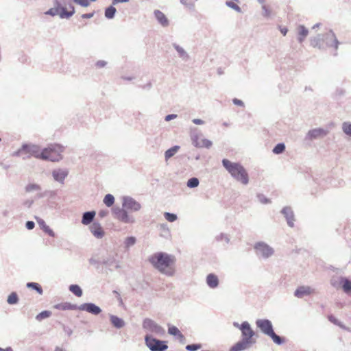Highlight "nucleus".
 Instances as JSON below:
<instances>
[{"label": "nucleus", "mask_w": 351, "mask_h": 351, "mask_svg": "<svg viewBox=\"0 0 351 351\" xmlns=\"http://www.w3.org/2000/svg\"><path fill=\"white\" fill-rule=\"evenodd\" d=\"M202 348V345L200 343H192L188 344L186 346V350L188 351H197V350Z\"/></svg>", "instance_id": "nucleus-47"}, {"label": "nucleus", "mask_w": 351, "mask_h": 351, "mask_svg": "<svg viewBox=\"0 0 351 351\" xmlns=\"http://www.w3.org/2000/svg\"><path fill=\"white\" fill-rule=\"evenodd\" d=\"M25 190V192L27 193H31L34 191H40L41 186L39 184L35 183L28 184L27 185H26Z\"/></svg>", "instance_id": "nucleus-43"}, {"label": "nucleus", "mask_w": 351, "mask_h": 351, "mask_svg": "<svg viewBox=\"0 0 351 351\" xmlns=\"http://www.w3.org/2000/svg\"><path fill=\"white\" fill-rule=\"evenodd\" d=\"M274 343L277 345H282L285 342V339L283 337L279 336L274 331L269 336Z\"/></svg>", "instance_id": "nucleus-35"}, {"label": "nucleus", "mask_w": 351, "mask_h": 351, "mask_svg": "<svg viewBox=\"0 0 351 351\" xmlns=\"http://www.w3.org/2000/svg\"><path fill=\"white\" fill-rule=\"evenodd\" d=\"M340 285L343 291L346 294L351 293V281L346 277H341L340 279Z\"/></svg>", "instance_id": "nucleus-29"}, {"label": "nucleus", "mask_w": 351, "mask_h": 351, "mask_svg": "<svg viewBox=\"0 0 351 351\" xmlns=\"http://www.w3.org/2000/svg\"><path fill=\"white\" fill-rule=\"evenodd\" d=\"M234 1L239 2V0H231V1H226V5L234 11H236L238 13H241L242 10L241 8Z\"/></svg>", "instance_id": "nucleus-37"}, {"label": "nucleus", "mask_w": 351, "mask_h": 351, "mask_svg": "<svg viewBox=\"0 0 351 351\" xmlns=\"http://www.w3.org/2000/svg\"><path fill=\"white\" fill-rule=\"evenodd\" d=\"M136 242V239L135 237L130 236V237H126L123 242L124 248L126 250H128L130 247L135 245Z\"/></svg>", "instance_id": "nucleus-36"}, {"label": "nucleus", "mask_w": 351, "mask_h": 351, "mask_svg": "<svg viewBox=\"0 0 351 351\" xmlns=\"http://www.w3.org/2000/svg\"><path fill=\"white\" fill-rule=\"evenodd\" d=\"M246 323H247V321H244L241 324H239L237 322H234L232 323V325H233L234 327H235V328H238V329H239L241 330V328H242L243 326L245 325Z\"/></svg>", "instance_id": "nucleus-60"}, {"label": "nucleus", "mask_w": 351, "mask_h": 351, "mask_svg": "<svg viewBox=\"0 0 351 351\" xmlns=\"http://www.w3.org/2000/svg\"><path fill=\"white\" fill-rule=\"evenodd\" d=\"M256 326L263 334L268 337L274 331L272 322L268 319H256Z\"/></svg>", "instance_id": "nucleus-10"}, {"label": "nucleus", "mask_w": 351, "mask_h": 351, "mask_svg": "<svg viewBox=\"0 0 351 351\" xmlns=\"http://www.w3.org/2000/svg\"><path fill=\"white\" fill-rule=\"evenodd\" d=\"M71 1L84 8H86L90 5L88 0H71Z\"/></svg>", "instance_id": "nucleus-51"}, {"label": "nucleus", "mask_w": 351, "mask_h": 351, "mask_svg": "<svg viewBox=\"0 0 351 351\" xmlns=\"http://www.w3.org/2000/svg\"><path fill=\"white\" fill-rule=\"evenodd\" d=\"M262 9H263V15L265 17H269L271 14L270 10L265 5H263L262 6Z\"/></svg>", "instance_id": "nucleus-54"}, {"label": "nucleus", "mask_w": 351, "mask_h": 351, "mask_svg": "<svg viewBox=\"0 0 351 351\" xmlns=\"http://www.w3.org/2000/svg\"><path fill=\"white\" fill-rule=\"evenodd\" d=\"M193 123L196 125H202L204 123V121L200 119H193Z\"/></svg>", "instance_id": "nucleus-64"}, {"label": "nucleus", "mask_w": 351, "mask_h": 351, "mask_svg": "<svg viewBox=\"0 0 351 351\" xmlns=\"http://www.w3.org/2000/svg\"><path fill=\"white\" fill-rule=\"evenodd\" d=\"M26 287L36 291L39 295H42L43 293V289L41 285L38 282H29L26 284Z\"/></svg>", "instance_id": "nucleus-33"}, {"label": "nucleus", "mask_w": 351, "mask_h": 351, "mask_svg": "<svg viewBox=\"0 0 351 351\" xmlns=\"http://www.w3.org/2000/svg\"><path fill=\"white\" fill-rule=\"evenodd\" d=\"M212 145H213V143L211 141L206 139V138H204L202 140V142L200 144V147H206V148L208 149L212 146Z\"/></svg>", "instance_id": "nucleus-50"}, {"label": "nucleus", "mask_w": 351, "mask_h": 351, "mask_svg": "<svg viewBox=\"0 0 351 351\" xmlns=\"http://www.w3.org/2000/svg\"><path fill=\"white\" fill-rule=\"evenodd\" d=\"M298 41L302 43L308 34V29L304 25H299L298 26Z\"/></svg>", "instance_id": "nucleus-25"}, {"label": "nucleus", "mask_w": 351, "mask_h": 351, "mask_svg": "<svg viewBox=\"0 0 351 351\" xmlns=\"http://www.w3.org/2000/svg\"><path fill=\"white\" fill-rule=\"evenodd\" d=\"M154 15L158 23L163 27H167L169 25V21L166 15L159 10L154 11Z\"/></svg>", "instance_id": "nucleus-19"}, {"label": "nucleus", "mask_w": 351, "mask_h": 351, "mask_svg": "<svg viewBox=\"0 0 351 351\" xmlns=\"http://www.w3.org/2000/svg\"><path fill=\"white\" fill-rule=\"evenodd\" d=\"M89 230L93 235L97 239H101L105 234L101 224L97 221L93 222V223L89 226Z\"/></svg>", "instance_id": "nucleus-18"}, {"label": "nucleus", "mask_w": 351, "mask_h": 351, "mask_svg": "<svg viewBox=\"0 0 351 351\" xmlns=\"http://www.w3.org/2000/svg\"><path fill=\"white\" fill-rule=\"evenodd\" d=\"M173 47L178 52L179 57L182 58L183 60H188L189 58V54L186 53V51L180 45H178L176 43L173 44Z\"/></svg>", "instance_id": "nucleus-30"}, {"label": "nucleus", "mask_w": 351, "mask_h": 351, "mask_svg": "<svg viewBox=\"0 0 351 351\" xmlns=\"http://www.w3.org/2000/svg\"><path fill=\"white\" fill-rule=\"evenodd\" d=\"M69 8H72V10L67 11L66 7L62 8V10L59 12L58 15L60 19H69L71 18L75 12V8L72 3L68 4Z\"/></svg>", "instance_id": "nucleus-27"}, {"label": "nucleus", "mask_w": 351, "mask_h": 351, "mask_svg": "<svg viewBox=\"0 0 351 351\" xmlns=\"http://www.w3.org/2000/svg\"><path fill=\"white\" fill-rule=\"evenodd\" d=\"M199 181L197 178L193 177L188 180L186 186L190 189L196 188L199 186Z\"/></svg>", "instance_id": "nucleus-42"}, {"label": "nucleus", "mask_w": 351, "mask_h": 351, "mask_svg": "<svg viewBox=\"0 0 351 351\" xmlns=\"http://www.w3.org/2000/svg\"><path fill=\"white\" fill-rule=\"evenodd\" d=\"M177 117H178V115L176 114H167L165 116V120L166 121H170L176 119Z\"/></svg>", "instance_id": "nucleus-59"}, {"label": "nucleus", "mask_w": 351, "mask_h": 351, "mask_svg": "<svg viewBox=\"0 0 351 351\" xmlns=\"http://www.w3.org/2000/svg\"><path fill=\"white\" fill-rule=\"evenodd\" d=\"M280 31L283 36H285L288 32V29L286 27H279Z\"/></svg>", "instance_id": "nucleus-63"}, {"label": "nucleus", "mask_w": 351, "mask_h": 351, "mask_svg": "<svg viewBox=\"0 0 351 351\" xmlns=\"http://www.w3.org/2000/svg\"><path fill=\"white\" fill-rule=\"evenodd\" d=\"M95 14V12H90V13H86L82 14L81 17L84 19H89L93 17Z\"/></svg>", "instance_id": "nucleus-61"}, {"label": "nucleus", "mask_w": 351, "mask_h": 351, "mask_svg": "<svg viewBox=\"0 0 351 351\" xmlns=\"http://www.w3.org/2000/svg\"><path fill=\"white\" fill-rule=\"evenodd\" d=\"M122 206L133 212H137L141 208V204L130 196L123 197Z\"/></svg>", "instance_id": "nucleus-12"}, {"label": "nucleus", "mask_w": 351, "mask_h": 351, "mask_svg": "<svg viewBox=\"0 0 351 351\" xmlns=\"http://www.w3.org/2000/svg\"><path fill=\"white\" fill-rule=\"evenodd\" d=\"M253 248L256 256L263 259H268L274 254V248L264 241L255 243Z\"/></svg>", "instance_id": "nucleus-6"}, {"label": "nucleus", "mask_w": 351, "mask_h": 351, "mask_svg": "<svg viewBox=\"0 0 351 351\" xmlns=\"http://www.w3.org/2000/svg\"><path fill=\"white\" fill-rule=\"evenodd\" d=\"M343 132L348 136H351V123L344 122L342 125Z\"/></svg>", "instance_id": "nucleus-44"}, {"label": "nucleus", "mask_w": 351, "mask_h": 351, "mask_svg": "<svg viewBox=\"0 0 351 351\" xmlns=\"http://www.w3.org/2000/svg\"><path fill=\"white\" fill-rule=\"evenodd\" d=\"M232 102L234 105L239 106H244L243 101L237 98H234L232 99Z\"/></svg>", "instance_id": "nucleus-62"}, {"label": "nucleus", "mask_w": 351, "mask_h": 351, "mask_svg": "<svg viewBox=\"0 0 351 351\" xmlns=\"http://www.w3.org/2000/svg\"><path fill=\"white\" fill-rule=\"evenodd\" d=\"M206 280L207 285L211 289L217 288L219 285V278L215 274H208Z\"/></svg>", "instance_id": "nucleus-24"}, {"label": "nucleus", "mask_w": 351, "mask_h": 351, "mask_svg": "<svg viewBox=\"0 0 351 351\" xmlns=\"http://www.w3.org/2000/svg\"><path fill=\"white\" fill-rule=\"evenodd\" d=\"M241 339L231 346L229 351H244L250 349L256 343V340L253 338L255 332L248 322L241 328Z\"/></svg>", "instance_id": "nucleus-4"}, {"label": "nucleus", "mask_w": 351, "mask_h": 351, "mask_svg": "<svg viewBox=\"0 0 351 351\" xmlns=\"http://www.w3.org/2000/svg\"><path fill=\"white\" fill-rule=\"evenodd\" d=\"M95 215L96 212L95 210L84 212L82 217V223L86 226L90 224L92 222H94L93 220Z\"/></svg>", "instance_id": "nucleus-22"}, {"label": "nucleus", "mask_w": 351, "mask_h": 351, "mask_svg": "<svg viewBox=\"0 0 351 351\" xmlns=\"http://www.w3.org/2000/svg\"><path fill=\"white\" fill-rule=\"evenodd\" d=\"M51 314H52V313L50 311H47V310L43 311L36 316V319L37 321L40 322L45 319L49 317L51 315Z\"/></svg>", "instance_id": "nucleus-41"}, {"label": "nucleus", "mask_w": 351, "mask_h": 351, "mask_svg": "<svg viewBox=\"0 0 351 351\" xmlns=\"http://www.w3.org/2000/svg\"><path fill=\"white\" fill-rule=\"evenodd\" d=\"M117 253H109L106 256L102 258L101 264L106 265L109 270L112 271V267L116 269L121 268V265L119 261L117 260Z\"/></svg>", "instance_id": "nucleus-11"}, {"label": "nucleus", "mask_w": 351, "mask_h": 351, "mask_svg": "<svg viewBox=\"0 0 351 351\" xmlns=\"http://www.w3.org/2000/svg\"><path fill=\"white\" fill-rule=\"evenodd\" d=\"M63 3H65L64 1H60V0H53V8H57V10L60 12L62 10V8H64V6L62 5Z\"/></svg>", "instance_id": "nucleus-52"}, {"label": "nucleus", "mask_w": 351, "mask_h": 351, "mask_svg": "<svg viewBox=\"0 0 351 351\" xmlns=\"http://www.w3.org/2000/svg\"><path fill=\"white\" fill-rule=\"evenodd\" d=\"M168 326V333L170 335L173 336L181 344H184L186 341L185 337L180 332V330L178 328V327L171 325L170 324H167Z\"/></svg>", "instance_id": "nucleus-16"}, {"label": "nucleus", "mask_w": 351, "mask_h": 351, "mask_svg": "<svg viewBox=\"0 0 351 351\" xmlns=\"http://www.w3.org/2000/svg\"><path fill=\"white\" fill-rule=\"evenodd\" d=\"M79 310L86 311L93 315H98L101 313V308L92 302H86L79 305Z\"/></svg>", "instance_id": "nucleus-14"}, {"label": "nucleus", "mask_w": 351, "mask_h": 351, "mask_svg": "<svg viewBox=\"0 0 351 351\" xmlns=\"http://www.w3.org/2000/svg\"><path fill=\"white\" fill-rule=\"evenodd\" d=\"M256 197L258 201L263 204H267L271 203V200L267 197H265L263 194L258 193L257 194Z\"/></svg>", "instance_id": "nucleus-46"}, {"label": "nucleus", "mask_w": 351, "mask_h": 351, "mask_svg": "<svg viewBox=\"0 0 351 351\" xmlns=\"http://www.w3.org/2000/svg\"><path fill=\"white\" fill-rule=\"evenodd\" d=\"M60 11H58L57 10V8H50L49 10H48L45 14H48V15H50V16H54L57 14H58Z\"/></svg>", "instance_id": "nucleus-53"}, {"label": "nucleus", "mask_w": 351, "mask_h": 351, "mask_svg": "<svg viewBox=\"0 0 351 351\" xmlns=\"http://www.w3.org/2000/svg\"><path fill=\"white\" fill-rule=\"evenodd\" d=\"M143 328L159 336H163L165 334V328L149 318L144 319Z\"/></svg>", "instance_id": "nucleus-9"}, {"label": "nucleus", "mask_w": 351, "mask_h": 351, "mask_svg": "<svg viewBox=\"0 0 351 351\" xmlns=\"http://www.w3.org/2000/svg\"><path fill=\"white\" fill-rule=\"evenodd\" d=\"M328 132L329 131L328 130L321 128L312 129L307 132L304 140L313 141L315 139L322 138L325 137L328 134Z\"/></svg>", "instance_id": "nucleus-13"}, {"label": "nucleus", "mask_w": 351, "mask_h": 351, "mask_svg": "<svg viewBox=\"0 0 351 351\" xmlns=\"http://www.w3.org/2000/svg\"><path fill=\"white\" fill-rule=\"evenodd\" d=\"M152 266L167 276H173L175 274V264L176 258L174 255L166 252H156L148 258Z\"/></svg>", "instance_id": "nucleus-2"}, {"label": "nucleus", "mask_w": 351, "mask_h": 351, "mask_svg": "<svg viewBox=\"0 0 351 351\" xmlns=\"http://www.w3.org/2000/svg\"><path fill=\"white\" fill-rule=\"evenodd\" d=\"M106 65H107V62L105 61V60H98L95 63V66L98 69H101V68L105 67Z\"/></svg>", "instance_id": "nucleus-55"}, {"label": "nucleus", "mask_w": 351, "mask_h": 351, "mask_svg": "<svg viewBox=\"0 0 351 351\" xmlns=\"http://www.w3.org/2000/svg\"><path fill=\"white\" fill-rule=\"evenodd\" d=\"M36 219L40 228L43 230V232H45L46 234H47L49 236L51 237H55V232L46 224L44 219L38 217H36Z\"/></svg>", "instance_id": "nucleus-23"}, {"label": "nucleus", "mask_w": 351, "mask_h": 351, "mask_svg": "<svg viewBox=\"0 0 351 351\" xmlns=\"http://www.w3.org/2000/svg\"><path fill=\"white\" fill-rule=\"evenodd\" d=\"M216 239L218 241H224L226 243H228L230 242L229 237L224 233H221L219 236L216 237Z\"/></svg>", "instance_id": "nucleus-49"}, {"label": "nucleus", "mask_w": 351, "mask_h": 351, "mask_svg": "<svg viewBox=\"0 0 351 351\" xmlns=\"http://www.w3.org/2000/svg\"><path fill=\"white\" fill-rule=\"evenodd\" d=\"M109 213V211L107 209L100 210L98 213V215L100 218L106 217Z\"/></svg>", "instance_id": "nucleus-57"}, {"label": "nucleus", "mask_w": 351, "mask_h": 351, "mask_svg": "<svg viewBox=\"0 0 351 351\" xmlns=\"http://www.w3.org/2000/svg\"><path fill=\"white\" fill-rule=\"evenodd\" d=\"M35 227V223L33 221H27L25 223V228L27 230H32Z\"/></svg>", "instance_id": "nucleus-58"}, {"label": "nucleus", "mask_w": 351, "mask_h": 351, "mask_svg": "<svg viewBox=\"0 0 351 351\" xmlns=\"http://www.w3.org/2000/svg\"><path fill=\"white\" fill-rule=\"evenodd\" d=\"M145 343L151 351H165L168 348L166 341L158 339L152 335L145 337Z\"/></svg>", "instance_id": "nucleus-7"}, {"label": "nucleus", "mask_w": 351, "mask_h": 351, "mask_svg": "<svg viewBox=\"0 0 351 351\" xmlns=\"http://www.w3.org/2000/svg\"><path fill=\"white\" fill-rule=\"evenodd\" d=\"M112 213L115 219L124 223H134L136 221L135 218L132 215H130L128 210L123 206L122 208H112Z\"/></svg>", "instance_id": "nucleus-8"}, {"label": "nucleus", "mask_w": 351, "mask_h": 351, "mask_svg": "<svg viewBox=\"0 0 351 351\" xmlns=\"http://www.w3.org/2000/svg\"><path fill=\"white\" fill-rule=\"evenodd\" d=\"M313 292V289L308 286H300L295 292L294 295L298 298H302L304 296L311 295Z\"/></svg>", "instance_id": "nucleus-20"}, {"label": "nucleus", "mask_w": 351, "mask_h": 351, "mask_svg": "<svg viewBox=\"0 0 351 351\" xmlns=\"http://www.w3.org/2000/svg\"><path fill=\"white\" fill-rule=\"evenodd\" d=\"M310 43L313 47H317L319 49H325L326 47L333 48L335 51H337L340 44L332 30L312 37Z\"/></svg>", "instance_id": "nucleus-3"}, {"label": "nucleus", "mask_w": 351, "mask_h": 351, "mask_svg": "<svg viewBox=\"0 0 351 351\" xmlns=\"http://www.w3.org/2000/svg\"><path fill=\"white\" fill-rule=\"evenodd\" d=\"M103 202L107 207H111L114 203V197L112 194H106L104 197Z\"/></svg>", "instance_id": "nucleus-39"}, {"label": "nucleus", "mask_w": 351, "mask_h": 351, "mask_svg": "<svg viewBox=\"0 0 351 351\" xmlns=\"http://www.w3.org/2000/svg\"><path fill=\"white\" fill-rule=\"evenodd\" d=\"M328 319L329 322L332 323L333 324L339 326L340 328L350 332L351 329L349 327H347L343 322L339 321L337 318H336L333 315H329L328 316Z\"/></svg>", "instance_id": "nucleus-28"}, {"label": "nucleus", "mask_w": 351, "mask_h": 351, "mask_svg": "<svg viewBox=\"0 0 351 351\" xmlns=\"http://www.w3.org/2000/svg\"><path fill=\"white\" fill-rule=\"evenodd\" d=\"M180 147L179 145H174L171 148L168 149L165 152V160L167 161L169 158L173 157L180 149Z\"/></svg>", "instance_id": "nucleus-31"}, {"label": "nucleus", "mask_w": 351, "mask_h": 351, "mask_svg": "<svg viewBox=\"0 0 351 351\" xmlns=\"http://www.w3.org/2000/svg\"><path fill=\"white\" fill-rule=\"evenodd\" d=\"M180 3L190 10L193 9L195 7L193 0H180Z\"/></svg>", "instance_id": "nucleus-48"}, {"label": "nucleus", "mask_w": 351, "mask_h": 351, "mask_svg": "<svg viewBox=\"0 0 351 351\" xmlns=\"http://www.w3.org/2000/svg\"><path fill=\"white\" fill-rule=\"evenodd\" d=\"M48 194H50V195L51 196L53 194V191H45L43 193H40L37 195L36 197L38 199H40L45 197Z\"/></svg>", "instance_id": "nucleus-56"}, {"label": "nucleus", "mask_w": 351, "mask_h": 351, "mask_svg": "<svg viewBox=\"0 0 351 351\" xmlns=\"http://www.w3.org/2000/svg\"><path fill=\"white\" fill-rule=\"evenodd\" d=\"M285 144L284 143H279L274 146L272 152L275 154H281L285 151Z\"/></svg>", "instance_id": "nucleus-40"}, {"label": "nucleus", "mask_w": 351, "mask_h": 351, "mask_svg": "<svg viewBox=\"0 0 351 351\" xmlns=\"http://www.w3.org/2000/svg\"><path fill=\"white\" fill-rule=\"evenodd\" d=\"M223 167L237 182L246 185L249 182V176L245 169L239 162H233L224 158L222 160Z\"/></svg>", "instance_id": "nucleus-5"}, {"label": "nucleus", "mask_w": 351, "mask_h": 351, "mask_svg": "<svg viewBox=\"0 0 351 351\" xmlns=\"http://www.w3.org/2000/svg\"><path fill=\"white\" fill-rule=\"evenodd\" d=\"M164 217L165 219L169 222H174L178 219V217L176 214L168 212H165L164 213Z\"/></svg>", "instance_id": "nucleus-45"}, {"label": "nucleus", "mask_w": 351, "mask_h": 351, "mask_svg": "<svg viewBox=\"0 0 351 351\" xmlns=\"http://www.w3.org/2000/svg\"><path fill=\"white\" fill-rule=\"evenodd\" d=\"M114 5H111L105 9L104 15L108 19H112L117 12V9L114 7Z\"/></svg>", "instance_id": "nucleus-32"}, {"label": "nucleus", "mask_w": 351, "mask_h": 351, "mask_svg": "<svg viewBox=\"0 0 351 351\" xmlns=\"http://www.w3.org/2000/svg\"><path fill=\"white\" fill-rule=\"evenodd\" d=\"M64 147L60 144H51L41 149L40 146L31 143H23L21 147L13 152L12 156L22 157L23 160L34 157L42 160L58 162L62 159V153Z\"/></svg>", "instance_id": "nucleus-1"}, {"label": "nucleus", "mask_w": 351, "mask_h": 351, "mask_svg": "<svg viewBox=\"0 0 351 351\" xmlns=\"http://www.w3.org/2000/svg\"><path fill=\"white\" fill-rule=\"evenodd\" d=\"M54 308L58 310H79V306L69 302H62L54 305Z\"/></svg>", "instance_id": "nucleus-26"}, {"label": "nucleus", "mask_w": 351, "mask_h": 351, "mask_svg": "<svg viewBox=\"0 0 351 351\" xmlns=\"http://www.w3.org/2000/svg\"><path fill=\"white\" fill-rule=\"evenodd\" d=\"M19 301V296L16 292H12L7 298V302L10 305L16 304Z\"/></svg>", "instance_id": "nucleus-38"}, {"label": "nucleus", "mask_w": 351, "mask_h": 351, "mask_svg": "<svg viewBox=\"0 0 351 351\" xmlns=\"http://www.w3.org/2000/svg\"><path fill=\"white\" fill-rule=\"evenodd\" d=\"M286 219L287 225L293 228L294 226L295 215L292 208L290 206H285L280 212Z\"/></svg>", "instance_id": "nucleus-15"}, {"label": "nucleus", "mask_w": 351, "mask_h": 351, "mask_svg": "<svg viewBox=\"0 0 351 351\" xmlns=\"http://www.w3.org/2000/svg\"><path fill=\"white\" fill-rule=\"evenodd\" d=\"M109 319L110 324L116 329H121L125 326V321L117 315L110 314Z\"/></svg>", "instance_id": "nucleus-21"}, {"label": "nucleus", "mask_w": 351, "mask_h": 351, "mask_svg": "<svg viewBox=\"0 0 351 351\" xmlns=\"http://www.w3.org/2000/svg\"><path fill=\"white\" fill-rule=\"evenodd\" d=\"M69 289L71 292H72L77 297H81L83 294V291L82 288L76 284L71 285L69 287Z\"/></svg>", "instance_id": "nucleus-34"}, {"label": "nucleus", "mask_w": 351, "mask_h": 351, "mask_svg": "<svg viewBox=\"0 0 351 351\" xmlns=\"http://www.w3.org/2000/svg\"><path fill=\"white\" fill-rule=\"evenodd\" d=\"M68 175L69 170L66 169H56L52 171V176L53 179L61 184L64 183V181Z\"/></svg>", "instance_id": "nucleus-17"}]
</instances>
